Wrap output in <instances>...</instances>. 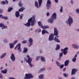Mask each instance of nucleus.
<instances>
[{
    "mask_svg": "<svg viewBox=\"0 0 79 79\" xmlns=\"http://www.w3.org/2000/svg\"><path fill=\"white\" fill-rule=\"evenodd\" d=\"M28 22L27 23L24 24L25 26H27V27H29V26H31L30 23H31V26H34L35 23L36 21H35V17H33L30 18V19L28 20Z\"/></svg>",
    "mask_w": 79,
    "mask_h": 79,
    "instance_id": "f257e3e1",
    "label": "nucleus"
},
{
    "mask_svg": "<svg viewBox=\"0 0 79 79\" xmlns=\"http://www.w3.org/2000/svg\"><path fill=\"white\" fill-rule=\"evenodd\" d=\"M73 23V19L71 16H69L67 20L65 22L66 24L67 25H69V26H71V24Z\"/></svg>",
    "mask_w": 79,
    "mask_h": 79,
    "instance_id": "f03ea898",
    "label": "nucleus"
},
{
    "mask_svg": "<svg viewBox=\"0 0 79 79\" xmlns=\"http://www.w3.org/2000/svg\"><path fill=\"white\" fill-rule=\"evenodd\" d=\"M27 58L28 59L27 60V58H24V60L25 61H26V63H31L32 61V58L30 57V56L29 55H27L26 56Z\"/></svg>",
    "mask_w": 79,
    "mask_h": 79,
    "instance_id": "7ed1b4c3",
    "label": "nucleus"
},
{
    "mask_svg": "<svg viewBox=\"0 0 79 79\" xmlns=\"http://www.w3.org/2000/svg\"><path fill=\"white\" fill-rule=\"evenodd\" d=\"M33 78V76L31 73H26L24 79H30Z\"/></svg>",
    "mask_w": 79,
    "mask_h": 79,
    "instance_id": "20e7f679",
    "label": "nucleus"
},
{
    "mask_svg": "<svg viewBox=\"0 0 79 79\" xmlns=\"http://www.w3.org/2000/svg\"><path fill=\"white\" fill-rule=\"evenodd\" d=\"M16 48H17V50H19V52H21V44L19 43L16 46L15 48V50H16Z\"/></svg>",
    "mask_w": 79,
    "mask_h": 79,
    "instance_id": "39448f33",
    "label": "nucleus"
},
{
    "mask_svg": "<svg viewBox=\"0 0 79 79\" xmlns=\"http://www.w3.org/2000/svg\"><path fill=\"white\" fill-rule=\"evenodd\" d=\"M54 40V35L53 34H51L49 35L48 38L49 41H52Z\"/></svg>",
    "mask_w": 79,
    "mask_h": 79,
    "instance_id": "423d86ee",
    "label": "nucleus"
},
{
    "mask_svg": "<svg viewBox=\"0 0 79 79\" xmlns=\"http://www.w3.org/2000/svg\"><path fill=\"white\" fill-rule=\"evenodd\" d=\"M72 47L74 49H76V50H77L79 48V45L76 44H72Z\"/></svg>",
    "mask_w": 79,
    "mask_h": 79,
    "instance_id": "0eeeda50",
    "label": "nucleus"
},
{
    "mask_svg": "<svg viewBox=\"0 0 79 79\" xmlns=\"http://www.w3.org/2000/svg\"><path fill=\"white\" fill-rule=\"evenodd\" d=\"M68 50V48L66 47L64 49H62L61 50V51H63V53L64 55H66V54L68 53V51H67Z\"/></svg>",
    "mask_w": 79,
    "mask_h": 79,
    "instance_id": "6e6552de",
    "label": "nucleus"
},
{
    "mask_svg": "<svg viewBox=\"0 0 79 79\" xmlns=\"http://www.w3.org/2000/svg\"><path fill=\"white\" fill-rule=\"evenodd\" d=\"M47 4L46 5V6L48 9H49L50 8L51 5V2L49 0H48L47 1Z\"/></svg>",
    "mask_w": 79,
    "mask_h": 79,
    "instance_id": "1a4fd4ad",
    "label": "nucleus"
},
{
    "mask_svg": "<svg viewBox=\"0 0 79 79\" xmlns=\"http://www.w3.org/2000/svg\"><path fill=\"white\" fill-rule=\"evenodd\" d=\"M29 47H31V45H32V43L33 42V40L32 38H30L29 39Z\"/></svg>",
    "mask_w": 79,
    "mask_h": 79,
    "instance_id": "9d476101",
    "label": "nucleus"
},
{
    "mask_svg": "<svg viewBox=\"0 0 79 79\" xmlns=\"http://www.w3.org/2000/svg\"><path fill=\"white\" fill-rule=\"evenodd\" d=\"M54 35H58V31L57 30V28L56 27L54 28Z\"/></svg>",
    "mask_w": 79,
    "mask_h": 79,
    "instance_id": "9b49d317",
    "label": "nucleus"
},
{
    "mask_svg": "<svg viewBox=\"0 0 79 79\" xmlns=\"http://www.w3.org/2000/svg\"><path fill=\"white\" fill-rule=\"evenodd\" d=\"M51 18L54 19H56V13L52 14Z\"/></svg>",
    "mask_w": 79,
    "mask_h": 79,
    "instance_id": "f8f14e48",
    "label": "nucleus"
},
{
    "mask_svg": "<svg viewBox=\"0 0 79 79\" xmlns=\"http://www.w3.org/2000/svg\"><path fill=\"white\" fill-rule=\"evenodd\" d=\"M15 56L14 54L12 53L11 56H10V59L13 61H15Z\"/></svg>",
    "mask_w": 79,
    "mask_h": 79,
    "instance_id": "ddd939ff",
    "label": "nucleus"
},
{
    "mask_svg": "<svg viewBox=\"0 0 79 79\" xmlns=\"http://www.w3.org/2000/svg\"><path fill=\"white\" fill-rule=\"evenodd\" d=\"M77 71V69H73L72 71L71 74L72 75H73L76 73V72Z\"/></svg>",
    "mask_w": 79,
    "mask_h": 79,
    "instance_id": "4468645a",
    "label": "nucleus"
},
{
    "mask_svg": "<svg viewBox=\"0 0 79 79\" xmlns=\"http://www.w3.org/2000/svg\"><path fill=\"white\" fill-rule=\"evenodd\" d=\"M0 27L2 28V29H7V27L6 26H4V24L3 23L0 24Z\"/></svg>",
    "mask_w": 79,
    "mask_h": 79,
    "instance_id": "2eb2a0df",
    "label": "nucleus"
},
{
    "mask_svg": "<svg viewBox=\"0 0 79 79\" xmlns=\"http://www.w3.org/2000/svg\"><path fill=\"white\" fill-rule=\"evenodd\" d=\"M53 19H54L51 17L48 20V21L50 23H51L52 24L53 22Z\"/></svg>",
    "mask_w": 79,
    "mask_h": 79,
    "instance_id": "dca6fc26",
    "label": "nucleus"
},
{
    "mask_svg": "<svg viewBox=\"0 0 79 79\" xmlns=\"http://www.w3.org/2000/svg\"><path fill=\"white\" fill-rule=\"evenodd\" d=\"M69 63V60H67L65 61L64 62V65L65 66H68V64Z\"/></svg>",
    "mask_w": 79,
    "mask_h": 79,
    "instance_id": "f3484780",
    "label": "nucleus"
},
{
    "mask_svg": "<svg viewBox=\"0 0 79 79\" xmlns=\"http://www.w3.org/2000/svg\"><path fill=\"white\" fill-rule=\"evenodd\" d=\"M54 41L56 42H57V43H60V41L56 37H55L54 39Z\"/></svg>",
    "mask_w": 79,
    "mask_h": 79,
    "instance_id": "a211bd4d",
    "label": "nucleus"
},
{
    "mask_svg": "<svg viewBox=\"0 0 79 79\" xmlns=\"http://www.w3.org/2000/svg\"><path fill=\"white\" fill-rule=\"evenodd\" d=\"M77 54L75 55V56H74L72 59V61L73 62H76V57H77Z\"/></svg>",
    "mask_w": 79,
    "mask_h": 79,
    "instance_id": "6ab92c4d",
    "label": "nucleus"
},
{
    "mask_svg": "<svg viewBox=\"0 0 79 79\" xmlns=\"http://www.w3.org/2000/svg\"><path fill=\"white\" fill-rule=\"evenodd\" d=\"M42 34H45V33H46L47 34H49V33L48 32V31H46L45 30H43L42 31Z\"/></svg>",
    "mask_w": 79,
    "mask_h": 79,
    "instance_id": "aec40b11",
    "label": "nucleus"
},
{
    "mask_svg": "<svg viewBox=\"0 0 79 79\" xmlns=\"http://www.w3.org/2000/svg\"><path fill=\"white\" fill-rule=\"evenodd\" d=\"M7 69H5V70H2L1 71L2 73L3 74H6L7 73Z\"/></svg>",
    "mask_w": 79,
    "mask_h": 79,
    "instance_id": "412c9836",
    "label": "nucleus"
},
{
    "mask_svg": "<svg viewBox=\"0 0 79 79\" xmlns=\"http://www.w3.org/2000/svg\"><path fill=\"white\" fill-rule=\"evenodd\" d=\"M45 71V68H43L41 69L40 70L38 71V73H40L41 72H42V71Z\"/></svg>",
    "mask_w": 79,
    "mask_h": 79,
    "instance_id": "4be33fe9",
    "label": "nucleus"
},
{
    "mask_svg": "<svg viewBox=\"0 0 79 79\" xmlns=\"http://www.w3.org/2000/svg\"><path fill=\"white\" fill-rule=\"evenodd\" d=\"M44 74H41L39 76V78L40 79H44Z\"/></svg>",
    "mask_w": 79,
    "mask_h": 79,
    "instance_id": "5701e85b",
    "label": "nucleus"
},
{
    "mask_svg": "<svg viewBox=\"0 0 79 79\" xmlns=\"http://www.w3.org/2000/svg\"><path fill=\"white\" fill-rule=\"evenodd\" d=\"M8 2L7 1H6V2L5 1H2L1 2V3L2 5H5V3L8 4Z\"/></svg>",
    "mask_w": 79,
    "mask_h": 79,
    "instance_id": "b1692460",
    "label": "nucleus"
},
{
    "mask_svg": "<svg viewBox=\"0 0 79 79\" xmlns=\"http://www.w3.org/2000/svg\"><path fill=\"white\" fill-rule=\"evenodd\" d=\"M9 44L10 48H13L14 47V45H15L13 43H10Z\"/></svg>",
    "mask_w": 79,
    "mask_h": 79,
    "instance_id": "393cba45",
    "label": "nucleus"
},
{
    "mask_svg": "<svg viewBox=\"0 0 79 79\" xmlns=\"http://www.w3.org/2000/svg\"><path fill=\"white\" fill-rule=\"evenodd\" d=\"M49 28V26H43V27H42V29H48Z\"/></svg>",
    "mask_w": 79,
    "mask_h": 79,
    "instance_id": "a878e982",
    "label": "nucleus"
},
{
    "mask_svg": "<svg viewBox=\"0 0 79 79\" xmlns=\"http://www.w3.org/2000/svg\"><path fill=\"white\" fill-rule=\"evenodd\" d=\"M6 53L5 52L3 53L1 56V58H4L5 56H6Z\"/></svg>",
    "mask_w": 79,
    "mask_h": 79,
    "instance_id": "bb28decb",
    "label": "nucleus"
},
{
    "mask_svg": "<svg viewBox=\"0 0 79 79\" xmlns=\"http://www.w3.org/2000/svg\"><path fill=\"white\" fill-rule=\"evenodd\" d=\"M41 60L43 62H45V59L44 57H43L42 56H41Z\"/></svg>",
    "mask_w": 79,
    "mask_h": 79,
    "instance_id": "cd10ccee",
    "label": "nucleus"
},
{
    "mask_svg": "<svg viewBox=\"0 0 79 79\" xmlns=\"http://www.w3.org/2000/svg\"><path fill=\"white\" fill-rule=\"evenodd\" d=\"M15 16L17 18H18L19 16V11H17L15 13Z\"/></svg>",
    "mask_w": 79,
    "mask_h": 79,
    "instance_id": "c85d7f7f",
    "label": "nucleus"
},
{
    "mask_svg": "<svg viewBox=\"0 0 79 79\" xmlns=\"http://www.w3.org/2000/svg\"><path fill=\"white\" fill-rule=\"evenodd\" d=\"M38 24L39 26H40V27L42 28V27H43V25H42V22H38Z\"/></svg>",
    "mask_w": 79,
    "mask_h": 79,
    "instance_id": "c756f323",
    "label": "nucleus"
},
{
    "mask_svg": "<svg viewBox=\"0 0 79 79\" xmlns=\"http://www.w3.org/2000/svg\"><path fill=\"white\" fill-rule=\"evenodd\" d=\"M35 6L37 8H39V5H38V2L37 1H35Z\"/></svg>",
    "mask_w": 79,
    "mask_h": 79,
    "instance_id": "7c9ffc66",
    "label": "nucleus"
},
{
    "mask_svg": "<svg viewBox=\"0 0 79 79\" xmlns=\"http://www.w3.org/2000/svg\"><path fill=\"white\" fill-rule=\"evenodd\" d=\"M35 32H38L39 33L41 32V29L40 28L37 29L35 30Z\"/></svg>",
    "mask_w": 79,
    "mask_h": 79,
    "instance_id": "2f4dec72",
    "label": "nucleus"
},
{
    "mask_svg": "<svg viewBox=\"0 0 79 79\" xmlns=\"http://www.w3.org/2000/svg\"><path fill=\"white\" fill-rule=\"evenodd\" d=\"M38 3L39 5V6L40 7L42 4V0H38Z\"/></svg>",
    "mask_w": 79,
    "mask_h": 79,
    "instance_id": "473e14b6",
    "label": "nucleus"
},
{
    "mask_svg": "<svg viewBox=\"0 0 79 79\" xmlns=\"http://www.w3.org/2000/svg\"><path fill=\"white\" fill-rule=\"evenodd\" d=\"M27 52V48H24V51L23 52V53H26Z\"/></svg>",
    "mask_w": 79,
    "mask_h": 79,
    "instance_id": "72a5a7b5",
    "label": "nucleus"
},
{
    "mask_svg": "<svg viewBox=\"0 0 79 79\" xmlns=\"http://www.w3.org/2000/svg\"><path fill=\"white\" fill-rule=\"evenodd\" d=\"M60 46L59 45H57L56 48V50H58L60 49Z\"/></svg>",
    "mask_w": 79,
    "mask_h": 79,
    "instance_id": "f704fd0d",
    "label": "nucleus"
},
{
    "mask_svg": "<svg viewBox=\"0 0 79 79\" xmlns=\"http://www.w3.org/2000/svg\"><path fill=\"white\" fill-rule=\"evenodd\" d=\"M25 9L24 7H22L21 9H19V11H23Z\"/></svg>",
    "mask_w": 79,
    "mask_h": 79,
    "instance_id": "c9c22d12",
    "label": "nucleus"
},
{
    "mask_svg": "<svg viewBox=\"0 0 79 79\" xmlns=\"http://www.w3.org/2000/svg\"><path fill=\"white\" fill-rule=\"evenodd\" d=\"M4 43H8V41L6 39H4L3 41Z\"/></svg>",
    "mask_w": 79,
    "mask_h": 79,
    "instance_id": "e433bc0d",
    "label": "nucleus"
},
{
    "mask_svg": "<svg viewBox=\"0 0 79 79\" xmlns=\"http://www.w3.org/2000/svg\"><path fill=\"white\" fill-rule=\"evenodd\" d=\"M13 10V8L10 7L8 9V12H10V11H11V10Z\"/></svg>",
    "mask_w": 79,
    "mask_h": 79,
    "instance_id": "4c0bfd02",
    "label": "nucleus"
},
{
    "mask_svg": "<svg viewBox=\"0 0 79 79\" xmlns=\"http://www.w3.org/2000/svg\"><path fill=\"white\" fill-rule=\"evenodd\" d=\"M40 56H37L36 57V61H39V59H40Z\"/></svg>",
    "mask_w": 79,
    "mask_h": 79,
    "instance_id": "58836bf2",
    "label": "nucleus"
},
{
    "mask_svg": "<svg viewBox=\"0 0 79 79\" xmlns=\"http://www.w3.org/2000/svg\"><path fill=\"white\" fill-rule=\"evenodd\" d=\"M28 64H29L30 67H31V68H32V67L34 66V65L31 63H29Z\"/></svg>",
    "mask_w": 79,
    "mask_h": 79,
    "instance_id": "ea45409f",
    "label": "nucleus"
},
{
    "mask_svg": "<svg viewBox=\"0 0 79 79\" xmlns=\"http://www.w3.org/2000/svg\"><path fill=\"white\" fill-rule=\"evenodd\" d=\"M56 63L58 66H59L60 64L57 61H56Z\"/></svg>",
    "mask_w": 79,
    "mask_h": 79,
    "instance_id": "a19ab883",
    "label": "nucleus"
},
{
    "mask_svg": "<svg viewBox=\"0 0 79 79\" xmlns=\"http://www.w3.org/2000/svg\"><path fill=\"white\" fill-rule=\"evenodd\" d=\"M75 11L76 13L78 14V13L79 12V8L75 10Z\"/></svg>",
    "mask_w": 79,
    "mask_h": 79,
    "instance_id": "79ce46f5",
    "label": "nucleus"
},
{
    "mask_svg": "<svg viewBox=\"0 0 79 79\" xmlns=\"http://www.w3.org/2000/svg\"><path fill=\"white\" fill-rule=\"evenodd\" d=\"M19 6H20L21 7L23 6V4H22V3H21V2H20L19 3Z\"/></svg>",
    "mask_w": 79,
    "mask_h": 79,
    "instance_id": "37998d69",
    "label": "nucleus"
},
{
    "mask_svg": "<svg viewBox=\"0 0 79 79\" xmlns=\"http://www.w3.org/2000/svg\"><path fill=\"white\" fill-rule=\"evenodd\" d=\"M18 42V40H15L14 41L13 43H12L14 44V45H15V44H16Z\"/></svg>",
    "mask_w": 79,
    "mask_h": 79,
    "instance_id": "c03bdc74",
    "label": "nucleus"
},
{
    "mask_svg": "<svg viewBox=\"0 0 79 79\" xmlns=\"http://www.w3.org/2000/svg\"><path fill=\"white\" fill-rule=\"evenodd\" d=\"M59 67L60 68V69H62V68H63V67H64V64H62V65H59Z\"/></svg>",
    "mask_w": 79,
    "mask_h": 79,
    "instance_id": "a18cd8bd",
    "label": "nucleus"
},
{
    "mask_svg": "<svg viewBox=\"0 0 79 79\" xmlns=\"http://www.w3.org/2000/svg\"><path fill=\"white\" fill-rule=\"evenodd\" d=\"M59 57L60 58H61L62 56H63V52H61L60 53V55H59Z\"/></svg>",
    "mask_w": 79,
    "mask_h": 79,
    "instance_id": "49530a36",
    "label": "nucleus"
},
{
    "mask_svg": "<svg viewBox=\"0 0 79 79\" xmlns=\"http://www.w3.org/2000/svg\"><path fill=\"white\" fill-rule=\"evenodd\" d=\"M26 43H27V40H24L22 42L23 44H26Z\"/></svg>",
    "mask_w": 79,
    "mask_h": 79,
    "instance_id": "de8ad7c7",
    "label": "nucleus"
},
{
    "mask_svg": "<svg viewBox=\"0 0 79 79\" xmlns=\"http://www.w3.org/2000/svg\"><path fill=\"white\" fill-rule=\"evenodd\" d=\"M60 13L63 12V7H61L60 9Z\"/></svg>",
    "mask_w": 79,
    "mask_h": 79,
    "instance_id": "09e8293b",
    "label": "nucleus"
},
{
    "mask_svg": "<svg viewBox=\"0 0 79 79\" xmlns=\"http://www.w3.org/2000/svg\"><path fill=\"white\" fill-rule=\"evenodd\" d=\"M3 19H6V20H7V19H8V17H3Z\"/></svg>",
    "mask_w": 79,
    "mask_h": 79,
    "instance_id": "8fccbe9b",
    "label": "nucleus"
},
{
    "mask_svg": "<svg viewBox=\"0 0 79 79\" xmlns=\"http://www.w3.org/2000/svg\"><path fill=\"white\" fill-rule=\"evenodd\" d=\"M0 78L3 79V75H2V74L1 73L0 74Z\"/></svg>",
    "mask_w": 79,
    "mask_h": 79,
    "instance_id": "3c124183",
    "label": "nucleus"
},
{
    "mask_svg": "<svg viewBox=\"0 0 79 79\" xmlns=\"http://www.w3.org/2000/svg\"><path fill=\"white\" fill-rule=\"evenodd\" d=\"M63 75L64 77H68V75H67L66 74L64 73Z\"/></svg>",
    "mask_w": 79,
    "mask_h": 79,
    "instance_id": "603ef678",
    "label": "nucleus"
},
{
    "mask_svg": "<svg viewBox=\"0 0 79 79\" xmlns=\"http://www.w3.org/2000/svg\"><path fill=\"white\" fill-rule=\"evenodd\" d=\"M23 14H21L20 15V19H22L23 18Z\"/></svg>",
    "mask_w": 79,
    "mask_h": 79,
    "instance_id": "864d4df0",
    "label": "nucleus"
},
{
    "mask_svg": "<svg viewBox=\"0 0 79 79\" xmlns=\"http://www.w3.org/2000/svg\"><path fill=\"white\" fill-rule=\"evenodd\" d=\"M4 16L2 15H0V18H3Z\"/></svg>",
    "mask_w": 79,
    "mask_h": 79,
    "instance_id": "5fc2aeb1",
    "label": "nucleus"
},
{
    "mask_svg": "<svg viewBox=\"0 0 79 79\" xmlns=\"http://www.w3.org/2000/svg\"><path fill=\"white\" fill-rule=\"evenodd\" d=\"M46 15L47 16H49V15H50V14L49 13V12H47L46 13Z\"/></svg>",
    "mask_w": 79,
    "mask_h": 79,
    "instance_id": "6e6d98bb",
    "label": "nucleus"
},
{
    "mask_svg": "<svg viewBox=\"0 0 79 79\" xmlns=\"http://www.w3.org/2000/svg\"><path fill=\"white\" fill-rule=\"evenodd\" d=\"M73 0H71V1H70V3L72 5H73Z\"/></svg>",
    "mask_w": 79,
    "mask_h": 79,
    "instance_id": "4d7b16f0",
    "label": "nucleus"
},
{
    "mask_svg": "<svg viewBox=\"0 0 79 79\" xmlns=\"http://www.w3.org/2000/svg\"><path fill=\"white\" fill-rule=\"evenodd\" d=\"M55 3H57L58 2V0H54Z\"/></svg>",
    "mask_w": 79,
    "mask_h": 79,
    "instance_id": "13d9d810",
    "label": "nucleus"
},
{
    "mask_svg": "<svg viewBox=\"0 0 79 79\" xmlns=\"http://www.w3.org/2000/svg\"><path fill=\"white\" fill-rule=\"evenodd\" d=\"M66 69V68H65L64 69L63 71H65Z\"/></svg>",
    "mask_w": 79,
    "mask_h": 79,
    "instance_id": "bf43d9fd",
    "label": "nucleus"
},
{
    "mask_svg": "<svg viewBox=\"0 0 79 79\" xmlns=\"http://www.w3.org/2000/svg\"><path fill=\"white\" fill-rule=\"evenodd\" d=\"M71 79H75V77H72Z\"/></svg>",
    "mask_w": 79,
    "mask_h": 79,
    "instance_id": "052dcab7",
    "label": "nucleus"
},
{
    "mask_svg": "<svg viewBox=\"0 0 79 79\" xmlns=\"http://www.w3.org/2000/svg\"><path fill=\"white\" fill-rule=\"evenodd\" d=\"M59 36H56V37H56H56H57V38H59Z\"/></svg>",
    "mask_w": 79,
    "mask_h": 79,
    "instance_id": "680f3d73",
    "label": "nucleus"
},
{
    "mask_svg": "<svg viewBox=\"0 0 79 79\" xmlns=\"http://www.w3.org/2000/svg\"><path fill=\"white\" fill-rule=\"evenodd\" d=\"M2 10L0 9V12H2Z\"/></svg>",
    "mask_w": 79,
    "mask_h": 79,
    "instance_id": "e2e57ef3",
    "label": "nucleus"
},
{
    "mask_svg": "<svg viewBox=\"0 0 79 79\" xmlns=\"http://www.w3.org/2000/svg\"><path fill=\"white\" fill-rule=\"evenodd\" d=\"M43 52V51H40V52L41 53H42Z\"/></svg>",
    "mask_w": 79,
    "mask_h": 79,
    "instance_id": "0e129e2a",
    "label": "nucleus"
},
{
    "mask_svg": "<svg viewBox=\"0 0 79 79\" xmlns=\"http://www.w3.org/2000/svg\"><path fill=\"white\" fill-rule=\"evenodd\" d=\"M33 29H32V28H31L30 29V31H32Z\"/></svg>",
    "mask_w": 79,
    "mask_h": 79,
    "instance_id": "69168bd1",
    "label": "nucleus"
},
{
    "mask_svg": "<svg viewBox=\"0 0 79 79\" xmlns=\"http://www.w3.org/2000/svg\"><path fill=\"white\" fill-rule=\"evenodd\" d=\"M0 69H1V70L3 69V67H1V68H0Z\"/></svg>",
    "mask_w": 79,
    "mask_h": 79,
    "instance_id": "338daca9",
    "label": "nucleus"
},
{
    "mask_svg": "<svg viewBox=\"0 0 79 79\" xmlns=\"http://www.w3.org/2000/svg\"><path fill=\"white\" fill-rule=\"evenodd\" d=\"M79 53V51L77 52V54H78Z\"/></svg>",
    "mask_w": 79,
    "mask_h": 79,
    "instance_id": "774afa93",
    "label": "nucleus"
}]
</instances>
